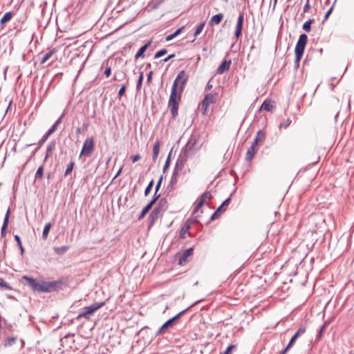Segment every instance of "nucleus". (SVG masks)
<instances>
[{"instance_id":"nucleus-40","label":"nucleus","mask_w":354,"mask_h":354,"mask_svg":"<svg viewBox=\"0 0 354 354\" xmlns=\"http://www.w3.org/2000/svg\"><path fill=\"white\" fill-rule=\"evenodd\" d=\"M15 241H17V245L20 249L21 254H23L24 253V248L22 245L21 238L19 235L16 234L14 236Z\"/></svg>"},{"instance_id":"nucleus-24","label":"nucleus","mask_w":354,"mask_h":354,"mask_svg":"<svg viewBox=\"0 0 354 354\" xmlns=\"http://www.w3.org/2000/svg\"><path fill=\"white\" fill-rule=\"evenodd\" d=\"M55 146H56V144H55V142H54V141L50 142L48 145V146L46 147V156L44 159V162H46V160H48L49 156L51 155L52 151L55 149Z\"/></svg>"},{"instance_id":"nucleus-15","label":"nucleus","mask_w":354,"mask_h":354,"mask_svg":"<svg viewBox=\"0 0 354 354\" xmlns=\"http://www.w3.org/2000/svg\"><path fill=\"white\" fill-rule=\"evenodd\" d=\"M10 213V208H8L6 213V215H5V217L3 219V223L1 229V237H5L6 235V230H7L8 225Z\"/></svg>"},{"instance_id":"nucleus-46","label":"nucleus","mask_w":354,"mask_h":354,"mask_svg":"<svg viewBox=\"0 0 354 354\" xmlns=\"http://www.w3.org/2000/svg\"><path fill=\"white\" fill-rule=\"evenodd\" d=\"M328 323L327 322H324V324L320 327L319 330V332H318V334L316 337V339L317 340H319L322 338V335H323V333H324V330L326 328V326H327Z\"/></svg>"},{"instance_id":"nucleus-34","label":"nucleus","mask_w":354,"mask_h":354,"mask_svg":"<svg viewBox=\"0 0 354 354\" xmlns=\"http://www.w3.org/2000/svg\"><path fill=\"white\" fill-rule=\"evenodd\" d=\"M50 227H51L50 223H48L45 225L44 230H43V232H42V239L44 240L47 239Z\"/></svg>"},{"instance_id":"nucleus-57","label":"nucleus","mask_w":354,"mask_h":354,"mask_svg":"<svg viewBox=\"0 0 354 354\" xmlns=\"http://www.w3.org/2000/svg\"><path fill=\"white\" fill-rule=\"evenodd\" d=\"M334 4L327 10L326 12L324 17V21H326L329 17L330 15L331 14L333 9Z\"/></svg>"},{"instance_id":"nucleus-22","label":"nucleus","mask_w":354,"mask_h":354,"mask_svg":"<svg viewBox=\"0 0 354 354\" xmlns=\"http://www.w3.org/2000/svg\"><path fill=\"white\" fill-rule=\"evenodd\" d=\"M223 17L224 15L223 13L216 14L211 17L209 23L211 26L218 25L221 22Z\"/></svg>"},{"instance_id":"nucleus-32","label":"nucleus","mask_w":354,"mask_h":354,"mask_svg":"<svg viewBox=\"0 0 354 354\" xmlns=\"http://www.w3.org/2000/svg\"><path fill=\"white\" fill-rule=\"evenodd\" d=\"M17 337H7L5 340H4V343H3V346L5 347H9V346H12L14 344L16 343L17 342Z\"/></svg>"},{"instance_id":"nucleus-41","label":"nucleus","mask_w":354,"mask_h":354,"mask_svg":"<svg viewBox=\"0 0 354 354\" xmlns=\"http://www.w3.org/2000/svg\"><path fill=\"white\" fill-rule=\"evenodd\" d=\"M162 2V0H152L148 5L151 9H156L158 6Z\"/></svg>"},{"instance_id":"nucleus-47","label":"nucleus","mask_w":354,"mask_h":354,"mask_svg":"<svg viewBox=\"0 0 354 354\" xmlns=\"http://www.w3.org/2000/svg\"><path fill=\"white\" fill-rule=\"evenodd\" d=\"M54 53V51L53 50H50L49 52H48L47 53H46L41 60V64H44L48 59H50V57L53 55V54Z\"/></svg>"},{"instance_id":"nucleus-53","label":"nucleus","mask_w":354,"mask_h":354,"mask_svg":"<svg viewBox=\"0 0 354 354\" xmlns=\"http://www.w3.org/2000/svg\"><path fill=\"white\" fill-rule=\"evenodd\" d=\"M127 85H128V82H127V84H123L121 88H120L119 91H118V95H119V97L120 98L122 95H124V93H125V91H126V88L127 87Z\"/></svg>"},{"instance_id":"nucleus-26","label":"nucleus","mask_w":354,"mask_h":354,"mask_svg":"<svg viewBox=\"0 0 354 354\" xmlns=\"http://www.w3.org/2000/svg\"><path fill=\"white\" fill-rule=\"evenodd\" d=\"M105 68L104 71V75L109 77L111 74V66L109 64V60H105L103 62L101 68Z\"/></svg>"},{"instance_id":"nucleus-19","label":"nucleus","mask_w":354,"mask_h":354,"mask_svg":"<svg viewBox=\"0 0 354 354\" xmlns=\"http://www.w3.org/2000/svg\"><path fill=\"white\" fill-rule=\"evenodd\" d=\"M160 214L161 213H160L159 212H158L157 209H153L151 212V213L149 214V217H148V222L149 224V227L153 225L155 221L158 218Z\"/></svg>"},{"instance_id":"nucleus-42","label":"nucleus","mask_w":354,"mask_h":354,"mask_svg":"<svg viewBox=\"0 0 354 354\" xmlns=\"http://www.w3.org/2000/svg\"><path fill=\"white\" fill-rule=\"evenodd\" d=\"M143 79H144V73L143 72H140V75H139V77H138V82H137V84H136V90L137 91H139L142 86V82H143Z\"/></svg>"},{"instance_id":"nucleus-28","label":"nucleus","mask_w":354,"mask_h":354,"mask_svg":"<svg viewBox=\"0 0 354 354\" xmlns=\"http://www.w3.org/2000/svg\"><path fill=\"white\" fill-rule=\"evenodd\" d=\"M153 205L151 203H148L141 211L140 215L138 216V220H142L144 218L145 215L149 212V210L152 208Z\"/></svg>"},{"instance_id":"nucleus-18","label":"nucleus","mask_w":354,"mask_h":354,"mask_svg":"<svg viewBox=\"0 0 354 354\" xmlns=\"http://www.w3.org/2000/svg\"><path fill=\"white\" fill-rule=\"evenodd\" d=\"M167 201L165 198H162L158 201L157 206L154 208L160 213H163L167 209Z\"/></svg>"},{"instance_id":"nucleus-33","label":"nucleus","mask_w":354,"mask_h":354,"mask_svg":"<svg viewBox=\"0 0 354 354\" xmlns=\"http://www.w3.org/2000/svg\"><path fill=\"white\" fill-rule=\"evenodd\" d=\"M184 27H180L178 28L174 33L168 35L166 37L165 40L167 41H171V39H174L176 37H177L178 35H180L183 30Z\"/></svg>"},{"instance_id":"nucleus-62","label":"nucleus","mask_w":354,"mask_h":354,"mask_svg":"<svg viewBox=\"0 0 354 354\" xmlns=\"http://www.w3.org/2000/svg\"><path fill=\"white\" fill-rule=\"evenodd\" d=\"M196 203H197L196 205L201 208L203 207V205H204L205 201H204V199H201L198 198Z\"/></svg>"},{"instance_id":"nucleus-39","label":"nucleus","mask_w":354,"mask_h":354,"mask_svg":"<svg viewBox=\"0 0 354 354\" xmlns=\"http://www.w3.org/2000/svg\"><path fill=\"white\" fill-rule=\"evenodd\" d=\"M44 176V166L41 165L37 170L35 175V180L41 179Z\"/></svg>"},{"instance_id":"nucleus-21","label":"nucleus","mask_w":354,"mask_h":354,"mask_svg":"<svg viewBox=\"0 0 354 354\" xmlns=\"http://www.w3.org/2000/svg\"><path fill=\"white\" fill-rule=\"evenodd\" d=\"M160 140H156L153 145V147L152 160H153V162H155L158 158L159 151H160Z\"/></svg>"},{"instance_id":"nucleus-37","label":"nucleus","mask_w":354,"mask_h":354,"mask_svg":"<svg viewBox=\"0 0 354 354\" xmlns=\"http://www.w3.org/2000/svg\"><path fill=\"white\" fill-rule=\"evenodd\" d=\"M205 24V22L202 21L198 25V26L196 28L194 35L195 38L201 33V32L203 31V30L204 28Z\"/></svg>"},{"instance_id":"nucleus-55","label":"nucleus","mask_w":354,"mask_h":354,"mask_svg":"<svg viewBox=\"0 0 354 354\" xmlns=\"http://www.w3.org/2000/svg\"><path fill=\"white\" fill-rule=\"evenodd\" d=\"M221 212H217V209L212 214L210 217V221H214L221 214Z\"/></svg>"},{"instance_id":"nucleus-16","label":"nucleus","mask_w":354,"mask_h":354,"mask_svg":"<svg viewBox=\"0 0 354 354\" xmlns=\"http://www.w3.org/2000/svg\"><path fill=\"white\" fill-rule=\"evenodd\" d=\"M258 151V146L252 143L251 146L248 148L246 153L245 159L247 160H252Z\"/></svg>"},{"instance_id":"nucleus-49","label":"nucleus","mask_w":354,"mask_h":354,"mask_svg":"<svg viewBox=\"0 0 354 354\" xmlns=\"http://www.w3.org/2000/svg\"><path fill=\"white\" fill-rule=\"evenodd\" d=\"M74 165H75V162H71L68 166H67V168L65 171V174H64V176H68L73 169V167H74Z\"/></svg>"},{"instance_id":"nucleus-44","label":"nucleus","mask_w":354,"mask_h":354,"mask_svg":"<svg viewBox=\"0 0 354 354\" xmlns=\"http://www.w3.org/2000/svg\"><path fill=\"white\" fill-rule=\"evenodd\" d=\"M153 183H154V181L153 179L149 183L148 185L147 186V187L145 189V196H147L149 194V193L151 192L152 187L153 186Z\"/></svg>"},{"instance_id":"nucleus-54","label":"nucleus","mask_w":354,"mask_h":354,"mask_svg":"<svg viewBox=\"0 0 354 354\" xmlns=\"http://www.w3.org/2000/svg\"><path fill=\"white\" fill-rule=\"evenodd\" d=\"M162 180H163V176H160V177L159 178L157 183H156V187H155V189L156 190V192H158L160 188V186L162 185Z\"/></svg>"},{"instance_id":"nucleus-58","label":"nucleus","mask_w":354,"mask_h":354,"mask_svg":"<svg viewBox=\"0 0 354 354\" xmlns=\"http://www.w3.org/2000/svg\"><path fill=\"white\" fill-rule=\"evenodd\" d=\"M302 57H297V55H295V68H298L299 66V62L301 59Z\"/></svg>"},{"instance_id":"nucleus-14","label":"nucleus","mask_w":354,"mask_h":354,"mask_svg":"<svg viewBox=\"0 0 354 354\" xmlns=\"http://www.w3.org/2000/svg\"><path fill=\"white\" fill-rule=\"evenodd\" d=\"M192 222L189 219H187L183 226L182 227L180 234H179V238L181 239H184L185 238V234L188 233L189 236H192L191 233L189 232V229L191 228Z\"/></svg>"},{"instance_id":"nucleus-51","label":"nucleus","mask_w":354,"mask_h":354,"mask_svg":"<svg viewBox=\"0 0 354 354\" xmlns=\"http://www.w3.org/2000/svg\"><path fill=\"white\" fill-rule=\"evenodd\" d=\"M292 122V120L290 118H287L285 121H283V122H281L280 124H279V127L280 128H284V129H286L288 127H289V125L291 124Z\"/></svg>"},{"instance_id":"nucleus-30","label":"nucleus","mask_w":354,"mask_h":354,"mask_svg":"<svg viewBox=\"0 0 354 354\" xmlns=\"http://www.w3.org/2000/svg\"><path fill=\"white\" fill-rule=\"evenodd\" d=\"M237 346L236 344H230L225 351L221 352L220 354H233L234 351H236Z\"/></svg>"},{"instance_id":"nucleus-36","label":"nucleus","mask_w":354,"mask_h":354,"mask_svg":"<svg viewBox=\"0 0 354 354\" xmlns=\"http://www.w3.org/2000/svg\"><path fill=\"white\" fill-rule=\"evenodd\" d=\"M50 136L46 133L42 136V138L38 142V147L32 153V156L35 153V152L44 145V143L46 141Z\"/></svg>"},{"instance_id":"nucleus-3","label":"nucleus","mask_w":354,"mask_h":354,"mask_svg":"<svg viewBox=\"0 0 354 354\" xmlns=\"http://www.w3.org/2000/svg\"><path fill=\"white\" fill-rule=\"evenodd\" d=\"M201 301H197L194 302L193 304L189 306L186 309H184L183 310L180 311L179 313H178L176 315L173 317L172 318L167 320L165 323L162 324V326L158 329V330L156 332V336L160 335L161 334H163L165 333V330L172 327L175 323L176 321H177L182 315H183L187 311H188L191 308L194 306L196 304L199 303Z\"/></svg>"},{"instance_id":"nucleus-11","label":"nucleus","mask_w":354,"mask_h":354,"mask_svg":"<svg viewBox=\"0 0 354 354\" xmlns=\"http://www.w3.org/2000/svg\"><path fill=\"white\" fill-rule=\"evenodd\" d=\"M193 251H194L193 247H191V248L185 250L179 257L178 264L180 266H184L187 262H189L188 258L193 254Z\"/></svg>"},{"instance_id":"nucleus-52","label":"nucleus","mask_w":354,"mask_h":354,"mask_svg":"<svg viewBox=\"0 0 354 354\" xmlns=\"http://www.w3.org/2000/svg\"><path fill=\"white\" fill-rule=\"evenodd\" d=\"M160 196V194H158V192H156V190L155 189V193L153 196L152 199L149 202V203H151L152 205H153L156 203V201L159 199Z\"/></svg>"},{"instance_id":"nucleus-50","label":"nucleus","mask_w":354,"mask_h":354,"mask_svg":"<svg viewBox=\"0 0 354 354\" xmlns=\"http://www.w3.org/2000/svg\"><path fill=\"white\" fill-rule=\"evenodd\" d=\"M212 198V196L211 193L209 192H208V191L205 192L199 197V198H201V199H204L205 202L206 199H211Z\"/></svg>"},{"instance_id":"nucleus-27","label":"nucleus","mask_w":354,"mask_h":354,"mask_svg":"<svg viewBox=\"0 0 354 354\" xmlns=\"http://www.w3.org/2000/svg\"><path fill=\"white\" fill-rule=\"evenodd\" d=\"M274 106L271 104L270 101L265 100L261 105L259 110H265L267 111H271Z\"/></svg>"},{"instance_id":"nucleus-20","label":"nucleus","mask_w":354,"mask_h":354,"mask_svg":"<svg viewBox=\"0 0 354 354\" xmlns=\"http://www.w3.org/2000/svg\"><path fill=\"white\" fill-rule=\"evenodd\" d=\"M265 139L266 133L262 130H259L257 131L255 138L252 143L258 146L259 143L263 142Z\"/></svg>"},{"instance_id":"nucleus-59","label":"nucleus","mask_w":354,"mask_h":354,"mask_svg":"<svg viewBox=\"0 0 354 354\" xmlns=\"http://www.w3.org/2000/svg\"><path fill=\"white\" fill-rule=\"evenodd\" d=\"M310 10V1L309 0H307L306 1V3L304 7V12L306 13V12H308Z\"/></svg>"},{"instance_id":"nucleus-4","label":"nucleus","mask_w":354,"mask_h":354,"mask_svg":"<svg viewBox=\"0 0 354 354\" xmlns=\"http://www.w3.org/2000/svg\"><path fill=\"white\" fill-rule=\"evenodd\" d=\"M197 142L198 138L196 136L192 135L186 145L182 149L180 153L186 155L187 158L194 155L196 152L199 149V147H196Z\"/></svg>"},{"instance_id":"nucleus-61","label":"nucleus","mask_w":354,"mask_h":354,"mask_svg":"<svg viewBox=\"0 0 354 354\" xmlns=\"http://www.w3.org/2000/svg\"><path fill=\"white\" fill-rule=\"evenodd\" d=\"M140 158L141 157H140V154H136V155L132 156L131 157V159L133 162H136L138 160H139L140 159Z\"/></svg>"},{"instance_id":"nucleus-5","label":"nucleus","mask_w":354,"mask_h":354,"mask_svg":"<svg viewBox=\"0 0 354 354\" xmlns=\"http://www.w3.org/2000/svg\"><path fill=\"white\" fill-rule=\"evenodd\" d=\"M188 80L189 75L185 72V71H180L176 77L171 88L179 91V93H183Z\"/></svg>"},{"instance_id":"nucleus-48","label":"nucleus","mask_w":354,"mask_h":354,"mask_svg":"<svg viewBox=\"0 0 354 354\" xmlns=\"http://www.w3.org/2000/svg\"><path fill=\"white\" fill-rule=\"evenodd\" d=\"M167 50L166 48H162V49L160 50L159 51L156 52V53L154 55V58L155 59L160 58V57H162L163 55H165V54H167Z\"/></svg>"},{"instance_id":"nucleus-45","label":"nucleus","mask_w":354,"mask_h":354,"mask_svg":"<svg viewBox=\"0 0 354 354\" xmlns=\"http://www.w3.org/2000/svg\"><path fill=\"white\" fill-rule=\"evenodd\" d=\"M177 183H178V178L171 177V180L168 185L167 189L169 190L174 189V187L177 184Z\"/></svg>"},{"instance_id":"nucleus-29","label":"nucleus","mask_w":354,"mask_h":354,"mask_svg":"<svg viewBox=\"0 0 354 354\" xmlns=\"http://www.w3.org/2000/svg\"><path fill=\"white\" fill-rule=\"evenodd\" d=\"M13 15V12L10 11L5 13L0 20L1 25H3L9 21L12 18Z\"/></svg>"},{"instance_id":"nucleus-1","label":"nucleus","mask_w":354,"mask_h":354,"mask_svg":"<svg viewBox=\"0 0 354 354\" xmlns=\"http://www.w3.org/2000/svg\"><path fill=\"white\" fill-rule=\"evenodd\" d=\"M21 282L28 286L33 292H59L64 290L68 286L67 279L64 278L52 281H46L24 275L21 277Z\"/></svg>"},{"instance_id":"nucleus-56","label":"nucleus","mask_w":354,"mask_h":354,"mask_svg":"<svg viewBox=\"0 0 354 354\" xmlns=\"http://www.w3.org/2000/svg\"><path fill=\"white\" fill-rule=\"evenodd\" d=\"M57 127L58 126L55 125V124L54 123L53 126L47 131L46 133L50 136L56 131Z\"/></svg>"},{"instance_id":"nucleus-38","label":"nucleus","mask_w":354,"mask_h":354,"mask_svg":"<svg viewBox=\"0 0 354 354\" xmlns=\"http://www.w3.org/2000/svg\"><path fill=\"white\" fill-rule=\"evenodd\" d=\"M171 152H172V150L170 151V152L169 153V154L167 156V160L165 162L163 169H162L163 173H165L167 171L168 168L169 167L170 162H171Z\"/></svg>"},{"instance_id":"nucleus-60","label":"nucleus","mask_w":354,"mask_h":354,"mask_svg":"<svg viewBox=\"0 0 354 354\" xmlns=\"http://www.w3.org/2000/svg\"><path fill=\"white\" fill-rule=\"evenodd\" d=\"M64 115H65V113H63L60 115V117H59V118L55 121V125L59 126V125L62 123V118L64 117Z\"/></svg>"},{"instance_id":"nucleus-64","label":"nucleus","mask_w":354,"mask_h":354,"mask_svg":"<svg viewBox=\"0 0 354 354\" xmlns=\"http://www.w3.org/2000/svg\"><path fill=\"white\" fill-rule=\"evenodd\" d=\"M152 75H153V71H150L148 74H147V82L148 84H150L151 82V80H152Z\"/></svg>"},{"instance_id":"nucleus-2","label":"nucleus","mask_w":354,"mask_h":354,"mask_svg":"<svg viewBox=\"0 0 354 354\" xmlns=\"http://www.w3.org/2000/svg\"><path fill=\"white\" fill-rule=\"evenodd\" d=\"M183 93H179V91L171 88L170 96L168 102V107L170 109L171 119L174 120L178 113L179 104L181 100V95Z\"/></svg>"},{"instance_id":"nucleus-12","label":"nucleus","mask_w":354,"mask_h":354,"mask_svg":"<svg viewBox=\"0 0 354 354\" xmlns=\"http://www.w3.org/2000/svg\"><path fill=\"white\" fill-rule=\"evenodd\" d=\"M188 158L186 155L180 153L177 158L174 169L181 171L184 168Z\"/></svg>"},{"instance_id":"nucleus-10","label":"nucleus","mask_w":354,"mask_h":354,"mask_svg":"<svg viewBox=\"0 0 354 354\" xmlns=\"http://www.w3.org/2000/svg\"><path fill=\"white\" fill-rule=\"evenodd\" d=\"M244 22V12H239V15L237 19L236 30L234 32V36L236 39H239L242 35V29L243 25Z\"/></svg>"},{"instance_id":"nucleus-17","label":"nucleus","mask_w":354,"mask_h":354,"mask_svg":"<svg viewBox=\"0 0 354 354\" xmlns=\"http://www.w3.org/2000/svg\"><path fill=\"white\" fill-rule=\"evenodd\" d=\"M151 41H149L145 45L141 46L135 55V60H137L140 57H145V52L147 50V48L151 46Z\"/></svg>"},{"instance_id":"nucleus-31","label":"nucleus","mask_w":354,"mask_h":354,"mask_svg":"<svg viewBox=\"0 0 354 354\" xmlns=\"http://www.w3.org/2000/svg\"><path fill=\"white\" fill-rule=\"evenodd\" d=\"M68 249H69V246L64 245V246H61V247H55L54 251L57 254L62 255L64 253H66Z\"/></svg>"},{"instance_id":"nucleus-6","label":"nucleus","mask_w":354,"mask_h":354,"mask_svg":"<svg viewBox=\"0 0 354 354\" xmlns=\"http://www.w3.org/2000/svg\"><path fill=\"white\" fill-rule=\"evenodd\" d=\"M104 305L105 302L102 301L95 302L89 306H86L82 309V311L80 313V314L77 316L75 319L79 320L82 317H85L86 319H88L90 315H91L93 313H95L96 310H97Z\"/></svg>"},{"instance_id":"nucleus-9","label":"nucleus","mask_w":354,"mask_h":354,"mask_svg":"<svg viewBox=\"0 0 354 354\" xmlns=\"http://www.w3.org/2000/svg\"><path fill=\"white\" fill-rule=\"evenodd\" d=\"M308 41V36L306 34L303 33L300 35L299 39L296 44L295 48V54L297 55V57H303L304 50Z\"/></svg>"},{"instance_id":"nucleus-25","label":"nucleus","mask_w":354,"mask_h":354,"mask_svg":"<svg viewBox=\"0 0 354 354\" xmlns=\"http://www.w3.org/2000/svg\"><path fill=\"white\" fill-rule=\"evenodd\" d=\"M231 196L232 194L228 197L227 199H225L223 203L217 208V212H221V213H223L227 209V206L231 203Z\"/></svg>"},{"instance_id":"nucleus-7","label":"nucleus","mask_w":354,"mask_h":354,"mask_svg":"<svg viewBox=\"0 0 354 354\" xmlns=\"http://www.w3.org/2000/svg\"><path fill=\"white\" fill-rule=\"evenodd\" d=\"M94 151V139L93 137L91 136L90 138H87L83 144L80 157L82 156H86L87 157H90Z\"/></svg>"},{"instance_id":"nucleus-43","label":"nucleus","mask_w":354,"mask_h":354,"mask_svg":"<svg viewBox=\"0 0 354 354\" xmlns=\"http://www.w3.org/2000/svg\"><path fill=\"white\" fill-rule=\"evenodd\" d=\"M0 288L6 289V290H12V286L5 281L3 279L1 278V281H0Z\"/></svg>"},{"instance_id":"nucleus-23","label":"nucleus","mask_w":354,"mask_h":354,"mask_svg":"<svg viewBox=\"0 0 354 354\" xmlns=\"http://www.w3.org/2000/svg\"><path fill=\"white\" fill-rule=\"evenodd\" d=\"M306 332V328L304 326H301L297 330V331L295 333V334L291 337L289 343L291 345H294L296 339L302 334H304Z\"/></svg>"},{"instance_id":"nucleus-63","label":"nucleus","mask_w":354,"mask_h":354,"mask_svg":"<svg viewBox=\"0 0 354 354\" xmlns=\"http://www.w3.org/2000/svg\"><path fill=\"white\" fill-rule=\"evenodd\" d=\"M175 54H171L169 55V56H167V57L164 58L162 62H168L169 60H170L171 59L174 58L175 57Z\"/></svg>"},{"instance_id":"nucleus-13","label":"nucleus","mask_w":354,"mask_h":354,"mask_svg":"<svg viewBox=\"0 0 354 354\" xmlns=\"http://www.w3.org/2000/svg\"><path fill=\"white\" fill-rule=\"evenodd\" d=\"M232 61L231 59H224L222 63L220 64V66L216 69V73L221 75L224 73L225 72L229 71L230 68Z\"/></svg>"},{"instance_id":"nucleus-35","label":"nucleus","mask_w":354,"mask_h":354,"mask_svg":"<svg viewBox=\"0 0 354 354\" xmlns=\"http://www.w3.org/2000/svg\"><path fill=\"white\" fill-rule=\"evenodd\" d=\"M315 19H310L308 21H306L302 26V28L306 32H310L311 30V24L314 23Z\"/></svg>"},{"instance_id":"nucleus-8","label":"nucleus","mask_w":354,"mask_h":354,"mask_svg":"<svg viewBox=\"0 0 354 354\" xmlns=\"http://www.w3.org/2000/svg\"><path fill=\"white\" fill-rule=\"evenodd\" d=\"M218 93L216 92L207 93L201 102V111L205 114L210 104L215 103L217 100Z\"/></svg>"}]
</instances>
